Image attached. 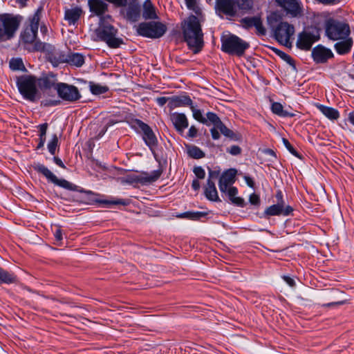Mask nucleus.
Listing matches in <instances>:
<instances>
[{
	"label": "nucleus",
	"instance_id": "nucleus-39",
	"mask_svg": "<svg viewBox=\"0 0 354 354\" xmlns=\"http://www.w3.org/2000/svg\"><path fill=\"white\" fill-rule=\"evenodd\" d=\"M206 116L207 118H205L207 120V123L209 125L212 124L214 125V127H217L218 124L222 122L219 117L213 112H207Z\"/></svg>",
	"mask_w": 354,
	"mask_h": 354
},
{
	"label": "nucleus",
	"instance_id": "nucleus-26",
	"mask_svg": "<svg viewBox=\"0 0 354 354\" xmlns=\"http://www.w3.org/2000/svg\"><path fill=\"white\" fill-rule=\"evenodd\" d=\"M142 16L146 19H154L157 18L155 8L150 0H146L143 4Z\"/></svg>",
	"mask_w": 354,
	"mask_h": 354
},
{
	"label": "nucleus",
	"instance_id": "nucleus-5",
	"mask_svg": "<svg viewBox=\"0 0 354 354\" xmlns=\"http://www.w3.org/2000/svg\"><path fill=\"white\" fill-rule=\"evenodd\" d=\"M21 23V17L12 14L0 15V41L10 40L14 37Z\"/></svg>",
	"mask_w": 354,
	"mask_h": 354
},
{
	"label": "nucleus",
	"instance_id": "nucleus-46",
	"mask_svg": "<svg viewBox=\"0 0 354 354\" xmlns=\"http://www.w3.org/2000/svg\"><path fill=\"white\" fill-rule=\"evenodd\" d=\"M283 142L285 147H286V149L292 154H293L294 156H295L297 157H299L297 151L295 149V148L291 145V144L290 143V142L287 139L283 138Z\"/></svg>",
	"mask_w": 354,
	"mask_h": 354
},
{
	"label": "nucleus",
	"instance_id": "nucleus-18",
	"mask_svg": "<svg viewBox=\"0 0 354 354\" xmlns=\"http://www.w3.org/2000/svg\"><path fill=\"white\" fill-rule=\"evenodd\" d=\"M276 2L283 8L292 16H297L301 11L300 3L297 0H275Z\"/></svg>",
	"mask_w": 354,
	"mask_h": 354
},
{
	"label": "nucleus",
	"instance_id": "nucleus-31",
	"mask_svg": "<svg viewBox=\"0 0 354 354\" xmlns=\"http://www.w3.org/2000/svg\"><path fill=\"white\" fill-rule=\"evenodd\" d=\"M207 213L205 212H186L178 215V218H184L193 221H198L201 218L205 217Z\"/></svg>",
	"mask_w": 354,
	"mask_h": 354
},
{
	"label": "nucleus",
	"instance_id": "nucleus-35",
	"mask_svg": "<svg viewBox=\"0 0 354 354\" xmlns=\"http://www.w3.org/2000/svg\"><path fill=\"white\" fill-rule=\"evenodd\" d=\"M189 108L192 110L193 117L196 120L198 121L202 124L209 125V124L207 123V120H206V118L203 115L202 112L200 109H198L195 106H194L193 104L189 106Z\"/></svg>",
	"mask_w": 354,
	"mask_h": 354
},
{
	"label": "nucleus",
	"instance_id": "nucleus-32",
	"mask_svg": "<svg viewBox=\"0 0 354 354\" xmlns=\"http://www.w3.org/2000/svg\"><path fill=\"white\" fill-rule=\"evenodd\" d=\"M37 83L41 89L50 88L55 86L57 84L55 82V80L53 77H44L37 80Z\"/></svg>",
	"mask_w": 354,
	"mask_h": 354
},
{
	"label": "nucleus",
	"instance_id": "nucleus-27",
	"mask_svg": "<svg viewBox=\"0 0 354 354\" xmlns=\"http://www.w3.org/2000/svg\"><path fill=\"white\" fill-rule=\"evenodd\" d=\"M226 192L227 193L229 199L230 200V201L232 203H234L239 207L244 206V205H245L244 200L241 197L236 196V195L238 194V190L235 187H230L227 189Z\"/></svg>",
	"mask_w": 354,
	"mask_h": 354
},
{
	"label": "nucleus",
	"instance_id": "nucleus-54",
	"mask_svg": "<svg viewBox=\"0 0 354 354\" xmlns=\"http://www.w3.org/2000/svg\"><path fill=\"white\" fill-rule=\"evenodd\" d=\"M219 176V172L216 171H212L209 169L208 179L212 180L213 179H216Z\"/></svg>",
	"mask_w": 354,
	"mask_h": 354
},
{
	"label": "nucleus",
	"instance_id": "nucleus-7",
	"mask_svg": "<svg viewBox=\"0 0 354 354\" xmlns=\"http://www.w3.org/2000/svg\"><path fill=\"white\" fill-rule=\"evenodd\" d=\"M17 84L20 93L24 98L30 101L35 100L38 93V83L35 76L22 75L18 78Z\"/></svg>",
	"mask_w": 354,
	"mask_h": 354
},
{
	"label": "nucleus",
	"instance_id": "nucleus-21",
	"mask_svg": "<svg viewBox=\"0 0 354 354\" xmlns=\"http://www.w3.org/2000/svg\"><path fill=\"white\" fill-rule=\"evenodd\" d=\"M337 41H338L334 46L336 52L339 55L348 53L353 44V39L348 36V37L340 39V40Z\"/></svg>",
	"mask_w": 354,
	"mask_h": 354
},
{
	"label": "nucleus",
	"instance_id": "nucleus-44",
	"mask_svg": "<svg viewBox=\"0 0 354 354\" xmlns=\"http://www.w3.org/2000/svg\"><path fill=\"white\" fill-rule=\"evenodd\" d=\"M254 27L256 28L258 33L261 35H265L266 30L263 26L262 21L259 17H257L256 22L253 24Z\"/></svg>",
	"mask_w": 354,
	"mask_h": 354
},
{
	"label": "nucleus",
	"instance_id": "nucleus-60",
	"mask_svg": "<svg viewBox=\"0 0 354 354\" xmlns=\"http://www.w3.org/2000/svg\"><path fill=\"white\" fill-rule=\"evenodd\" d=\"M54 162L57 165L59 166L60 167L64 168V169L66 168V166L64 165V164L63 163V162L62 161V160L59 158L56 157V156L54 157Z\"/></svg>",
	"mask_w": 354,
	"mask_h": 354
},
{
	"label": "nucleus",
	"instance_id": "nucleus-24",
	"mask_svg": "<svg viewBox=\"0 0 354 354\" xmlns=\"http://www.w3.org/2000/svg\"><path fill=\"white\" fill-rule=\"evenodd\" d=\"M171 107H180V106H190L193 102L192 99L187 95L175 96L170 99Z\"/></svg>",
	"mask_w": 354,
	"mask_h": 354
},
{
	"label": "nucleus",
	"instance_id": "nucleus-55",
	"mask_svg": "<svg viewBox=\"0 0 354 354\" xmlns=\"http://www.w3.org/2000/svg\"><path fill=\"white\" fill-rule=\"evenodd\" d=\"M283 279L290 287L295 286V281L292 278L288 276H283Z\"/></svg>",
	"mask_w": 354,
	"mask_h": 354
},
{
	"label": "nucleus",
	"instance_id": "nucleus-40",
	"mask_svg": "<svg viewBox=\"0 0 354 354\" xmlns=\"http://www.w3.org/2000/svg\"><path fill=\"white\" fill-rule=\"evenodd\" d=\"M216 128L225 136L232 139H234L235 134L234 133V132L230 129H228L222 122L218 124V126Z\"/></svg>",
	"mask_w": 354,
	"mask_h": 354
},
{
	"label": "nucleus",
	"instance_id": "nucleus-8",
	"mask_svg": "<svg viewBox=\"0 0 354 354\" xmlns=\"http://www.w3.org/2000/svg\"><path fill=\"white\" fill-rule=\"evenodd\" d=\"M167 27L160 22H144L139 24L138 35L149 38H160L166 32Z\"/></svg>",
	"mask_w": 354,
	"mask_h": 354
},
{
	"label": "nucleus",
	"instance_id": "nucleus-56",
	"mask_svg": "<svg viewBox=\"0 0 354 354\" xmlns=\"http://www.w3.org/2000/svg\"><path fill=\"white\" fill-rule=\"evenodd\" d=\"M55 240L57 241H61L62 240V232L59 228H57L54 233Z\"/></svg>",
	"mask_w": 354,
	"mask_h": 354
},
{
	"label": "nucleus",
	"instance_id": "nucleus-12",
	"mask_svg": "<svg viewBox=\"0 0 354 354\" xmlns=\"http://www.w3.org/2000/svg\"><path fill=\"white\" fill-rule=\"evenodd\" d=\"M58 95L64 100L75 102L81 97L78 88L66 83H58L55 86Z\"/></svg>",
	"mask_w": 354,
	"mask_h": 354
},
{
	"label": "nucleus",
	"instance_id": "nucleus-15",
	"mask_svg": "<svg viewBox=\"0 0 354 354\" xmlns=\"http://www.w3.org/2000/svg\"><path fill=\"white\" fill-rule=\"evenodd\" d=\"M236 171L231 169L223 172L220 176L218 187L221 192H226L227 189L235 181Z\"/></svg>",
	"mask_w": 354,
	"mask_h": 354
},
{
	"label": "nucleus",
	"instance_id": "nucleus-43",
	"mask_svg": "<svg viewBox=\"0 0 354 354\" xmlns=\"http://www.w3.org/2000/svg\"><path fill=\"white\" fill-rule=\"evenodd\" d=\"M274 51H275L276 54H277L283 60L286 62L290 66L295 65V62H294L293 59L289 55L286 54V53H284L280 50H277V49H276Z\"/></svg>",
	"mask_w": 354,
	"mask_h": 354
},
{
	"label": "nucleus",
	"instance_id": "nucleus-33",
	"mask_svg": "<svg viewBox=\"0 0 354 354\" xmlns=\"http://www.w3.org/2000/svg\"><path fill=\"white\" fill-rule=\"evenodd\" d=\"M162 173V169L154 170L150 174H145L140 179L142 183H153L157 180Z\"/></svg>",
	"mask_w": 354,
	"mask_h": 354
},
{
	"label": "nucleus",
	"instance_id": "nucleus-62",
	"mask_svg": "<svg viewBox=\"0 0 354 354\" xmlns=\"http://www.w3.org/2000/svg\"><path fill=\"white\" fill-rule=\"evenodd\" d=\"M192 187L194 190H198L200 188V183L198 180L192 181Z\"/></svg>",
	"mask_w": 354,
	"mask_h": 354
},
{
	"label": "nucleus",
	"instance_id": "nucleus-2",
	"mask_svg": "<svg viewBox=\"0 0 354 354\" xmlns=\"http://www.w3.org/2000/svg\"><path fill=\"white\" fill-rule=\"evenodd\" d=\"M269 27L272 31L273 37L281 44L289 47L294 39L295 27L288 22L281 21V17L272 12L267 17Z\"/></svg>",
	"mask_w": 354,
	"mask_h": 354
},
{
	"label": "nucleus",
	"instance_id": "nucleus-59",
	"mask_svg": "<svg viewBox=\"0 0 354 354\" xmlns=\"http://www.w3.org/2000/svg\"><path fill=\"white\" fill-rule=\"evenodd\" d=\"M188 8L194 10L196 6V0H185Z\"/></svg>",
	"mask_w": 354,
	"mask_h": 354
},
{
	"label": "nucleus",
	"instance_id": "nucleus-49",
	"mask_svg": "<svg viewBox=\"0 0 354 354\" xmlns=\"http://www.w3.org/2000/svg\"><path fill=\"white\" fill-rule=\"evenodd\" d=\"M46 46V44L37 41L34 44V50L36 51H45Z\"/></svg>",
	"mask_w": 354,
	"mask_h": 354
},
{
	"label": "nucleus",
	"instance_id": "nucleus-29",
	"mask_svg": "<svg viewBox=\"0 0 354 354\" xmlns=\"http://www.w3.org/2000/svg\"><path fill=\"white\" fill-rule=\"evenodd\" d=\"M16 280L17 277L13 273L10 272L0 267V284L12 283L16 282Z\"/></svg>",
	"mask_w": 354,
	"mask_h": 354
},
{
	"label": "nucleus",
	"instance_id": "nucleus-36",
	"mask_svg": "<svg viewBox=\"0 0 354 354\" xmlns=\"http://www.w3.org/2000/svg\"><path fill=\"white\" fill-rule=\"evenodd\" d=\"M187 153L190 157L195 159H200L205 157V153L196 146L189 147Z\"/></svg>",
	"mask_w": 354,
	"mask_h": 354
},
{
	"label": "nucleus",
	"instance_id": "nucleus-25",
	"mask_svg": "<svg viewBox=\"0 0 354 354\" xmlns=\"http://www.w3.org/2000/svg\"><path fill=\"white\" fill-rule=\"evenodd\" d=\"M317 107L327 118L330 120H337L339 117V111L334 108L322 104H317Z\"/></svg>",
	"mask_w": 354,
	"mask_h": 354
},
{
	"label": "nucleus",
	"instance_id": "nucleus-41",
	"mask_svg": "<svg viewBox=\"0 0 354 354\" xmlns=\"http://www.w3.org/2000/svg\"><path fill=\"white\" fill-rule=\"evenodd\" d=\"M58 146V138L56 134L53 135L50 141L48 144V149L50 154L55 155L56 148Z\"/></svg>",
	"mask_w": 354,
	"mask_h": 354
},
{
	"label": "nucleus",
	"instance_id": "nucleus-63",
	"mask_svg": "<svg viewBox=\"0 0 354 354\" xmlns=\"http://www.w3.org/2000/svg\"><path fill=\"white\" fill-rule=\"evenodd\" d=\"M264 153L268 156H272L274 158H276V153L275 152L272 150V149H266L265 151H264Z\"/></svg>",
	"mask_w": 354,
	"mask_h": 354
},
{
	"label": "nucleus",
	"instance_id": "nucleus-16",
	"mask_svg": "<svg viewBox=\"0 0 354 354\" xmlns=\"http://www.w3.org/2000/svg\"><path fill=\"white\" fill-rule=\"evenodd\" d=\"M333 53L330 49L324 46H318L312 50V56L317 63L326 62L329 58L333 57Z\"/></svg>",
	"mask_w": 354,
	"mask_h": 354
},
{
	"label": "nucleus",
	"instance_id": "nucleus-53",
	"mask_svg": "<svg viewBox=\"0 0 354 354\" xmlns=\"http://www.w3.org/2000/svg\"><path fill=\"white\" fill-rule=\"evenodd\" d=\"M212 137L214 140H218L220 138V133L218 132V129L214 127L210 129Z\"/></svg>",
	"mask_w": 354,
	"mask_h": 354
},
{
	"label": "nucleus",
	"instance_id": "nucleus-20",
	"mask_svg": "<svg viewBox=\"0 0 354 354\" xmlns=\"http://www.w3.org/2000/svg\"><path fill=\"white\" fill-rule=\"evenodd\" d=\"M83 11L79 7H74L65 10L64 19L67 21L68 24L75 26L80 19Z\"/></svg>",
	"mask_w": 354,
	"mask_h": 354
},
{
	"label": "nucleus",
	"instance_id": "nucleus-51",
	"mask_svg": "<svg viewBox=\"0 0 354 354\" xmlns=\"http://www.w3.org/2000/svg\"><path fill=\"white\" fill-rule=\"evenodd\" d=\"M39 129V136H46L47 129H48V124L44 123L38 127Z\"/></svg>",
	"mask_w": 354,
	"mask_h": 354
},
{
	"label": "nucleus",
	"instance_id": "nucleus-28",
	"mask_svg": "<svg viewBox=\"0 0 354 354\" xmlns=\"http://www.w3.org/2000/svg\"><path fill=\"white\" fill-rule=\"evenodd\" d=\"M66 62L71 65L80 67L84 63V57L80 53H70L67 55Z\"/></svg>",
	"mask_w": 354,
	"mask_h": 354
},
{
	"label": "nucleus",
	"instance_id": "nucleus-38",
	"mask_svg": "<svg viewBox=\"0 0 354 354\" xmlns=\"http://www.w3.org/2000/svg\"><path fill=\"white\" fill-rule=\"evenodd\" d=\"M97 203L100 204H102L106 207H109L112 205H127L128 203L126 200L124 199H115V200H98Z\"/></svg>",
	"mask_w": 354,
	"mask_h": 354
},
{
	"label": "nucleus",
	"instance_id": "nucleus-10",
	"mask_svg": "<svg viewBox=\"0 0 354 354\" xmlns=\"http://www.w3.org/2000/svg\"><path fill=\"white\" fill-rule=\"evenodd\" d=\"M34 169L44 176L49 182L59 187L71 191L77 189V187L75 185H73L65 179H58L57 177L44 165H35Z\"/></svg>",
	"mask_w": 354,
	"mask_h": 354
},
{
	"label": "nucleus",
	"instance_id": "nucleus-17",
	"mask_svg": "<svg viewBox=\"0 0 354 354\" xmlns=\"http://www.w3.org/2000/svg\"><path fill=\"white\" fill-rule=\"evenodd\" d=\"M170 119L176 131L180 133L188 127V120L184 113H174L171 114Z\"/></svg>",
	"mask_w": 354,
	"mask_h": 354
},
{
	"label": "nucleus",
	"instance_id": "nucleus-23",
	"mask_svg": "<svg viewBox=\"0 0 354 354\" xmlns=\"http://www.w3.org/2000/svg\"><path fill=\"white\" fill-rule=\"evenodd\" d=\"M205 195L209 201H220L215 183L213 180H207V185L205 188Z\"/></svg>",
	"mask_w": 354,
	"mask_h": 354
},
{
	"label": "nucleus",
	"instance_id": "nucleus-9",
	"mask_svg": "<svg viewBox=\"0 0 354 354\" xmlns=\"http://www.w3.org/2000/svg\"><path fill=\"white\" fill-rule=\"evenodd\" d=\"M131 126L138 133H142L144 142L151 149L158 145L157 138L152 129L147 124L140 120L136 119L132 121Z\"/></svg>",
	"mask_w": 354,
	"mask_h": 354
},
{
	"label": "nucleus",
	"instance_id": "nucleus-57",
	"mask_svg": "<svg viewBox=\"0 0 354 354\" xmlns=\"http://www.w3.org/2000/svg\"><path fill=\"white\" fill-rule=\"evenodd\" d=\"M168 100V98L165 97H160L156 99V102L160 106H164Z\"/></svg>",
	"mask_w": 354,
	"mask_h": 354
},
{
	"label": "nucleus",
	"instance_id": "nucleus-4",
	"mask_svg": "<svg viewBox=\"0 0 354 354\" xmlns=\"http://www.w3.org/2000/svg\"><path fill=\"white\" fill-rule=\"evenodd\" d=\"M324 30L326 36L333 41L348 37L351 33L350 26L347 23L333 18L325 21Z\"/></svg>",
	"mask_w": 354,
	"mask_h": 354
},
{
	"label": "nucleus",
	"instance_id": "nucleus-3",
	"mask_svg": "<svg viewBox=\"0 0 354 354\" xmlns=\"http://www.w3.org/2000/svg\"><path fill=\"white\" fill-rule=\"evenodd\" d=\"M106 19H111L110 15L100 17L99 27L96 29L95 32L97 38L112 48H116L123 44L121 38L117 37L118 30L112 25L106 24Z\"/></svg>",
	"mask_w": 354,
	"mask_h": 354
},
{
	"label": "nucleus",
	"instance_id": "nucleus-64",
	"mask_svg": "<svg viewBox=\"0 0 354 354\" xmlns=\"http://www.w3.org/2000/svg\"><path fill=\"white\" fill-rule=\"evenodd\" d=\"M59 104V100H50L45 103V105L55 106Z\"/></svg>",
	"mask_w": 354,
	"mask_h": 354
},
{
	"label": "nucleus",
	"instance_id": "nucleus-13",
	"mask_svg": "<svg viewBox=\"0 0 354 354\" xmlns=\"http://www.w3.org/2000/svg\"><path fill=\"white\" fill-rule=\"evenodd\" d=\"M319 39V36L317 31L315 32L303 31L298 35L297 46L301 50H308Z\"/></svg>",
	"mask_w": 354,
	"mask_h": 354
},
{
	"label": "nucleus",
	"instance_id": "nucleus-48",
	"mask_svg": "<svg viewBox=\"0 0 354 354\" xmlns=\"http://www.w3.org/2000/svg\"><path fill=\"white\" fill-rule=\"evenodd\" d=\"M194 173L196 177L200 179H203L205 176V170L201 167H194Z\"/></svg>",
	"mask_w": 354,
	"mask_h": 354
},
{
	"label": "nucleus",
	"instance_id": "nucleus-52",
	"mask_svg": "<svg viewBox=\"0 0 354 354\" xmlns=\"http://www.w3.org/2000/svg\"><path fill=\"white\" fill-rule=\"evenodd\" d=\"M197 133H198V129L196 128L195 126L193 125V126H191L190 128L189 129L187 136H188V137L193 138L197 136Z\"/></svg>",
	"mask_w": 354,
	"mask_h": 354
},
{
	"label": "nucleus",
	"instance_id": "nucleus-22",
	"mask_svg": "<svg viewBox=\"0 0 354 354\" xmlns=\"http://www.w3.org/2000/svg\"><path fill=\"white\" fill-rule=\"evenodd\" d=\"M90 10L97 16L103 15L108 9V5L102 0H89Z\"/></svg>",
	"mask_w": 354,
	"mask_h": 354
},
{
	"label": "nucleus",
	"instance_id": "nucleus-6",
	"mask_svg": "<svg viewBox=\"0 0 354 354\" xmlns=\"http://www.w3.org/2000/svg\"><path fill=\"white\" fill-rule=\"evenodd\" d=\"M250 45L234 35L224 36L221 38V50L230 55L241 56Z\"/></svg>",
	"mask_w": 354,
	"mask_h": 354
},
{
	"label": "nucleus",
	"instance_id": "nucleus-34",
	"mask_svg": "<svg viewBox=\"0 0 354 354\" xmlns=\"http://www.w3.org/2000/svg\"><path fill=\"white\" fill-rule=\"evenodd\" d=\"M127 18L131 21L135 22L140 18V8L137 6H129L127 10Z\"/></svg>",
	"mask_w": 354,
	"mask_h": 354
},
{
	"label": "nucleus",
	"instance_id": "nucleus-50",
	"mask_svg": "<svg viewBox=\"0 0 354 354\" xmlns=\"http://www.w3.org/2000/svg\"><path fill=\"white\" fill-rule=\"evenodd\" d=\"M250 203L254 205H259L260 204V198L257 194H252L250 196Z\"/></svg>",
	"mask_w": 354,
	"mask_h": 354
},
{
	"label": "nucleus",
	"instance_id": "nucleus-45",
	"mask_svg": "<svg viewBox=\"0 0 354 354\" xmlns=\"http://www.w3.org/2000/svg\"><path fill=\"white\" fill-rule=\"evenodd\" d=\"M257 18V17H245L241 20V21L243 24V26L246 28H250L254 26L253 24L256 22Z\"/></svg>",
	"mask_w": 354,
	"mask_h": 354
},
{
	"label": "nucleus",
	"instance_id": "nucleus-61",
	"mask_svg": "<svg viewBox=\"0 0 354 354\" xmlns=\"http://www.w3.org/2000/svg\"><path fill=\"white\" fill-rule=\"evenodd\" d=\"M276 198L277 200V203H284L283 200V194L281 191H278L276 194Z\"/></svg>",
	"mask_w": 354,
	"mask_h": 354
},
{
	"label": "nucleus",
	"instance_id": "nucleus-1",
	"mask_svg": "<svg viewBox=\"0 0 354 354\" xmlns=\"http://www.w3.org/2000/svg\"><path fill=\"white\" fill-rule=\"evenodd\" d=\"M185 41L194 54L198 53L204 45L203 33L197 17L191 15L182 22Z\"/></svg>",
	"mask_w": 354,
	"mask_h": 354
},
{
	"label": "nucleus",
	"instance_id": "nucleus-14",
	"mask_svg": "<svg viewBox=\"0 0 354 354\" xmlns=\"http://www.w3.org/2000/svg\"><path fill=\"white\" fill-rule=\"evenodd\" d=\"M292 211V207L290 205H286L285 203H277L267 207L264 214L268 216L280 215L286 216L290 215Z\"/></svg>",
	"mask_w": 354,
	"mask_h": 354
},
{
	"label": "nucleus",
	"instance_id": "nucleus-30",
	"mask_svg": "<svg viewBox=\"0 0 354 354\" xmlns=\"http://www.w3.org/2000/svg\"><path fill=\"white\" fill-rule=\"evenodd\" d=\"M271 110L273 113L280 117H293L295 115V114L290 113L288 111L283 110L282 104L279 102L272 103Z\"/></svg>",
	"mask_w": 354,
	"mask_h": 354
},
{
	"label": "nucleus",
	"instance_id": "nucleus-42",
	"mask_svg": "<svg viewBox=\"0 0 354 354\" xmlns=\"http://www.w3.org/2000/svg\"><path fill=\"white\" fill-rule=\"evenodd\" d=\"M10 68L13 71H17L22 69L24 66L21 59H12L10 61Z\"/></svg>",
	"mask_w": 354,
	"mask_h": 354
},
{
	"label": "nucleus",
	"instance_id": "nucleus-37",
	"mask_svg": "<svg viewBox=\"0 0 354 354\" xmlns=\"http://www.w3.org/2000/svg\"><path fill=\"white\" fill-rule=\"evenodd\" d=\"M89 87L91 92L94 95L102 94L109 90V87L106 86H102L94 83H90Z\"/></svg>",
	"mask_w": 354,
	"mask_h": 354
},
{
	"label": "nucleus",
	"instance_id": "nucleus-19",
	"mask_svg": "<svg viewBox=\"0 0 354 354\" xmlns=\"http://www.w3.org/2000/svg\"><path fill=\"white\" fill-rule=\"evenodd\" d=\"M217 9L223 14L233 17L236 10L234 0H216Z\"/></svg>",
	"mask_w": 354,
	"mask_h": 354
},
{
	"label": "nucleus",
	"instance_id": "nucleus-58",
	"mask_svg": "<svg viewBox=\"0 0 354 354\" xmlns=\"http://www.w3.org/2000/svg\"><path fill=\"white\" fill-rule=\"evenodd\" d=\"M244 179H245V181L246 184L250 187L254 188V180H252V178H250L249 176H245Z\"/></svg>",
	"mask_w": 354,
	"mask_h": 354
},
{
	"label": "nucleus",
	"instance_id": "nucleus-11",
	"mask_svg": "<svg viewBox=\"0 0 354 354\" xmlns=\"http://www.w3.org/2000/svg\"><path fill=\"white\" fill-rule=\"evenodd\" d=\"M41 10V8H39L36 11L30 19V25L21 32V39L24 43L31 44L35 41L39 28Z\"/></svg>",
	"mask_w": 354,
	"mask_h": 354
},
{
	"label": "nucleus",
	"instance_id": "nucleus-47",
	"mask_svg": "<svg viewBox=\"0 0 354 354\" xmlns=\"http://www.w3.org/2000/svg\"><path fill=\"white\" fill-rule=\"evenodd\" d=\"M227 152L232 156H237L241 153V149L237 145H232L227 149Z\"/></svg>",
	"mask_w": 354,
	"mask_h": 354
}]
</instances>
